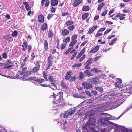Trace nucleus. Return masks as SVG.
<instances>
[{"label":"nucleus","mask_w":132,"mask_h":132,"mask_svg":"<svg viewBox=\"0 0 132 132\" xmlns=\"http://www.w3.org/2000/svg\"><path fill=\"white\" fill-rule=\"evenodd\" d=\"M99 122L100 121L103 126L105 125L107 126L108 127L110 125H112L116 126L114 132H132V129L129 128L127 129L123 127L119 126L118 125L114 123L107 120V118L103 117L101 119H98Z\"/></svg>","instance_id":"f257e3e1"},{"label":"nucleus","mask_w":132,"mask_h":132,"mask_svg":"<svg viewBox=\"0 0 132 132\" xmlns=\"http://www.w3.org/2000/svg\"><path fill=\"white\" fill-rule=\"evenodd\" d=\"M96 124V120L94 119H89L84 127L87 130H89L90 129L92 130L94 132H98L94 130ZM109 130V128L106 127L102 129L101 131V132H108Z\"/></svg>","instance_id":"f03ea898"},{"label":"nucleus","mask_w":132,"mask_h":132,"mask_svg":"<svg viewBox=\"0 0 132 132\" xmlns=\"http://www.w3.org/2000/svg\"><path fill=\"white\" fill-rule=\"evenodd\" d=\"M22 74L21 75H18L16 76H15V79H18L21 78L23 76V80H27L28 78L27 77L30 74V73L28 71H25L22 72Z\"/></svg>","instance_id":"7ed1b4c3"},{"label":"nucleus","mask_w":132,"mask_h":132,"mask_svg":"<svg viewBox=\"0 0 132 132\" xmlns=\"http://www.w3.org/2000/svg\"><path fill=\"white\" fill-rule=\"evenodd\" d=\"M62 94V92H60L57 94V95L55 96V95L53 93V97L54 98L56 97L57 98H58V100L56 101L55 100V99H54L53 101V103L54 104H57L60 102Z\"/></svg>","instance_id":"20e7f679"},{"label":"nucleus","mask_w":132,"mask_h":132,"mask_svg":"<svg viewBox=\"0 0 132 132\" xmlns=\"http://www.w3.org/2000/svg\"><path fill=\"white\" fill-rule=\"evenodd\" d=\"M122 96L120 95L118 99L117 98L115 99V103L118 104L117 107L118 106L125 101V100L124 99H122Z\"/></svg>","instance_id":"39448f33"},{"label":"nucleus","mask_w":132,"mask_h":132,"mask_svg":"<svg viewBox=\"0 0 132 132\" xmlns=\"http://www.w3.org/2000/svg\"><path fill=\"white\" fill-rule=\"evenodd\" d=\"M92 82H84L82 84V86L84 87L86 89H89L92 87Z\"/></svg>","instance_id":"423d86ee"},{"label":"nucleus","mask_w":132,"mask_h":132,"mask_svg":"<svg viewBox=\"0 0 132 132\" xmlns=\"http://www.w3.org/2000/svg\"><path fill=\"white\" fill-rule=\"evenodd\" d=\"M48 81L51 82V84H52L54 88L56 89V84L55 82V81L54 80L53 77L52 76H50L48 77Z\"/></svg>","instance_id":"0eeeda50"},{"label":"nucleus","mask_w":132,"mask_h":132,"mask_svg":"<svg viewBox=\"0 0 132 132\" xmlns=\"http://www.w3.org/2000/svg\"><path fill=\"white\" fill-rule=\"evenodd\" d=\"M52 55H50L47 59V64L48 66L47 68V69H49L51 67L52 65Z\"/></svg>","instance_id":"6e6552de"},{"label":"nucleus","mask_w":132,"mask_h":132,"mask_svg":"<svg viewBox=\"0 0 132 132\" xmlns=\"http://www.w3.org/2000/svg\"><path fill=\"white\" fill-rule=\"evenodd\" d=\"M29 79L30 80H32L35 81H36L38 82L42 83L43 81H44V80L43 79H38L36 78L35 77H32L30 78Z\"/></svg>","instance_id":"1a4fd4ad"},{"label":"nucleus","mask_w":132,"mask_h":132,"mask_svg":"<svg viewBox=\"0 0 132 132\" xmlns=\"http://www.w3.org/2000/svg\"><path fill=\"white\" fill-rule=\"evenodd\" d=\"M116 81L115 84V86L119 88L120 87L119 86L122 83V80L121 79L117 78L116 80Z\"/></svg>","instance_id":"9d476101"},{"label":"nucleus","mask_w":132,"mask_h":132,"mask_svg":"<svg viewBox=\"0 0 132 132\" xmlns=\"http://www.w3.org/2000/svg\"><path fill=\"white\" fill-rule=\"evenodd\" d=\"M4 39L8 42H11L13 40V38L10 35H5L4 37Z\"/></svg>","instance_id":"9b49d317"},{"label":"nucleus","mask_w":132,"mask_h":132,"mask_svg":"<svg viewBox=\"0 0 132 132\" xmlns=\"http://www.w3.org/2000/svg\"><path fill=\"white\" fill-rule=\"evenodd\" d=\"M93 81L91 82L92 83H93L94 84H98L100 82V81L98 78L94 77L92 79Z\"/></svg>","instance_id":"f8f14e48"},{"label":"nucleus","mask_w":132,"mask_h":132,"mask_svg":"<svg viewBox=\"0 0 132 132\" xmlns=\"http://www.w3.org/2000/svg\"><path fill=\"white\" fill-rule=\"evenodd\" d=\"M90 71L88 70H87L85 71L84 73L86 76L90 77L93 75V74Z\"/></svg>","instance_id":"ddd939ff"},{"label":"nucleus","mask_w":132,"mask_h":132,"mask_svg":"<svg viewBox=\"0 0 132 132\" xmlns=\"http://www.w3.org/2000/svg\"><path fill=\"white\" fill-rule=\"evenodd\" d=\"M99 48V46L98 45H97L94 48L93 50L90 51L89 52L92 53H95L98 50Z\"/></svg>","instance_id":"4468645a"},{"label":"nucleus","mask_w":132,"mask_h":132,"mask_svg":"<svg viewBox=\"0 0 132 132\" xmlns=\"http://www.w3.org/2000/svg\"><path fill=\"white\" fill-rule=\"evenodd\" d=\"M72 75V72L70 71H68L66 75L65 76V79L66 80H68L71 77V76Z\"/></svg>","instance_id":"2eb2a0df"},{"label":"nucleus","mask_w":132,"mask_h":132,"mask_svg":"<svg viewBox=\"0 0 132 132\" xmlns=\"http://www.w3.org/2000/svg\"><path fill=\"white\" fill-rule=\"evenodd\" d=\"M38 19L39 22L43 23L44 22V17L43 15H38Z\"/></svg>","instance_id":"dca6fc26"},{"label":"nucleus","mask_w":132,"mask_h":132,"mask_svg":"<svg viewBox=\"0 0 132 132\" xmlns=\"http://www.w3.org/2000/svg\"><path fill=\"white\" fill-rule=\"evenodd\" d=\"M82 1V0H75L73 3V6L75 7L77 6Z\"/></svg>","instance_id":"f3484780"},{"label":"nucleus","mask_w":132,"mask_h":132,"mask_svg":"<svg viewBox=\"0 0 132 132\" xmlns=\"http://www.w3.org/2000/svg\"><path fill=\"white\" fill-rule=\"evenodd\" d=\"M97 27V26H93L88 31V33L89 34H91L96 29Z\"/></svg>","instance_id":"a211bd4d"},{"label":"nucleus","mask_w":132,"mask_h":132,"mask_svg":"<svg viewBox=\"0 0 132 132\" xmlns=\"http://www.w3.org/2000/svg\"><path fill=\"white\" fill-rule=\"evenodd\" d=\"M44 46L45 51H47L48 48V45L47 42L46 40H45L44 41Z\"/></svg>","instance_id":"6ab92c4d"},{"label":"nucleus","mask_w":132,"mask_h":132,"mask_svg":"<svg viewBox=\"0 0 132 132\" xmlns=\"http://www.w3.org/2000/svg\"><path fill=\"white\" fill-rule=\"evenodd\" d=\"M69 33V31L66 29L63 30L62 31V34L63 36L67 35Z\"/></svg>","instance_id":"aec40b11"},{"label":"nucleus","mask_w":132,"mask_h":132,"mask_svg":"<svg viewBox=\"0 0 132 132\" xmlns=\"http://www.w3.org/2000/svg\"><path fill=\"white\" fill-rule=\"evenodd\" d=\"M58 3L57 0H52L51 1V4L52 6H54L57 5Z\"/></svg>","instance_id":"412c9836"},{"label":"nucleus","mask_w":132,"mask_h":132,"mask_svg":"<svg viewBox=\"0 0 132 132\" xmlns=\"http://www.w3.org/2000/svg\"><path fill=\"white\" fill-rule=\"evenodd\" d=\"M95 89L96 90H97L99 92H100V93H102L103 92V89L101 87H95Z\"/></svg>","instance_id":"4be33fe9"},{"label":"nucleus","mask_w":132,"mask_h":132,"mask_svg":"<svg viewBox=\"0 0 132 132\" xmlns=\"http://www.w3.org/2000/svg\"><path fill=\"white\" fill-rule=\"evenodd\" d=\"M61 85L62 87L65 89H68V87L67 85L63 82V80H62L61 82Z\"/></svg>","instance_id":"5701e85b"},{"label":"nucleus","mask_w":132,"mask_h":132,"mask_svg":"<svg viewBox=\"0 0 132 132\" xmlns=\"http://www.w3.org/2000/svg\"><path fill=\"white\" fill-rule=\"evenodd\" d=\"M73 22L72 21L70 20L68 21L65 23V25L68 26L70 25H71L73 24Z\"/></svg>","instance_id":"b1692460"},{"label":"nucleus","mask_w":132,"mask_h":132,"mask_svg":"<svg viewBox=\"0 0 132 132\" xmlns=\"http://www.w3.org/2000/svg\"><path fill=\"white\" fill-rule=\"evenodd\" d=\"M47 27V24L46 23H44L42 26L41 30H45L46 29Z\"/></svg>","instance_id":"393cba45"},{"label":"nucleus","mask_w":132,"mask_h":132,"mask_svg":"<svg viewBox=\"0 0 132 132\" xmlns=\"http://www.w3.org/2000/svg\"><path fill=\"white\" fill-rule=\"evenodd\" d=\"M75 110V109L74 108L72 110H71L70 111H68L67 112L69 114V115L70 116L73 114Z\"/></svg>","instance_id":"a878e982"},{"label":"nucleus","mask_w":132,"mask_h":132,"mask_svg":"<svg viewBox=\"0 0 132 132\" xmlns=\"http://www.w3.org/2000/svg\"><path fill=\"white\" fill-rule=\"evenodd\" d=\"M77 40H72L69 46L70 47H71L73 46V45H74L76 43H77Z\"/></svg>","instance_id":"bb28decb"},{"label":"nucleus","mask_w":132,"mask_h":132,"mask_svg":"<svg viewBox=\"0 0 132 132\" xmlns=\"http://www.w3.org/2000/svg\"><path fill=\"white\" fill-rule=\"evenodd\" d=\"M69 116L67 112H66V113H65L64 114H61L60 115V116L62 118H67L68 116Z\"/></svg>","instance_id":"cd10ccee"},{"label":"nucleus","mask_w":132,"mask_h":132,"mask_svg":"<svg viewBox=\"0 0 132 132\" xmlns=\"http://www.w3.org/2000/svg\"><path fill=\"white\" fill-rule=\"evenodd\" d=\"M73 96L76 98H82L83 97H84L83 96H80L78 94H73Z\"/></svg>","instance_id":"c85d7f7f"},{"label":"nucleus","mask_w":132,"mask_h":132,"mask_svg":"<svg viewBox=\"0 0 132 132\" xmlns=\"http://www.w3.org/2000/svg\"><path fill=\"white\" fill-rule=\"evenodd\" d=\"M53 35V33L51 30H50L49 31L48 34V37L49 38L52 37Z\"/></svg>","instance_id":"c756f323"},{"label":"nucleus","mask_w":132,"mask_h":132,"mask_svg":"<svg viewBox=\"0 0 132 132\" xmlns=\"http://www.w3.org/2000/svg\"><path fill=\"white\" fill-rule=\"evenodd\" d=\"M88 15L89 14L88 13H84L82 15V19L83 20L86 19L88 17Z\"/></svg>","instance_id":"7c9ffc66"},{"label":"nucleus","mask_w":132,"mask_h":132,"mask_svg":"<svg viewBox=\"0 0 132 132\" xmlns=\"http://www.w3.org/2000/svg\"><path fill=\"white\" fill-rule=\"evenodd\" d=\"M82 63H81L74 64L73 65H72V67L73 68H75V67H79L82 65Z\"/></svg>","instance_id":"2f4dec72"},{"label":"nucleus","mask_w":132,"mask_h":132,"mask_svg":"<svg viewBox=\"0 0 132 132\" xmlns=\"http://www.w3.org/2000/svg\"><path fill=\"white\" fill-rule=\"evenodd\" d=\"M90 71L94 73L97 72H100V70H98V69L96 68H94V69H92L90 70Z\"/></svg>","instance_id":"473e14b6"},{"label":"nucleus","mask_w":132,"mask_h":132,"mask_svg":"<svg viewBox=\"0 0 132 132\" xmlns=\"http://www.w3.org/2000/svg\"><path fill=\"white\" fill-rule=\"evenodd\" d=\"M105 5V4L104 3H101L98 6L97 8V10L98 11L101 10L103 6Z\"/></svg>","instance_id":"72a5a7b5"},{"label":"nucleus","mask_w":132,"mask_h":132,"mask_svg":"<svg viewBox=\"0 0 132 132\" xmlns=\"http://www.w3.org/2000/svg\"><path fill=\"white\" fill-rule=\"evenodd\" d=\"M47 72L46 71H44L43 73V76L44 78L46 80V81H48V79L47 78Z\"/></svg>","instance_id":"f704fd0d"},{"label":"nucleus","mask_w":132,"mask_h":132,"mask_svg":"<svg viewBox=\"0 0 132 132\" xmlns=\"http://www.w3.org/2000/svg\"><path fill=\"white\" fill-rule=\"evenodd\" d=\"M89 9V7L87 6H83L82 10L83 11H88Z\"/></svg>","instance_id":"c9c22d12"},{"label":"nucleus","mask_w":132,"mask_h":132,"mask_svg":"<svg viewBox=\"0 0 132 132\" xmlns=\"http://www.w3.org/2000/svg\"><path fill=\"white\" fill-rule=\"evenodd\" d=\"M127 90H132V87L130 85V84H128L126 87Z\"/></svg>","instance_id":"e433bc0d"},{"label":"nucleus","mask_w":132,"mask_h":132,"mask_svg":"<svg viewBox=\"0 0 132 132\" xmlns=\"http://www.w3.org/2000/svg\"><path fill=\"white\" fill-rule=\"evenodd\" d=\"M84 77V75L82 72H80L79 73V78L81 79L83 78Z\"/></svg>","instance_id":"4c0bfd02"},{"label":"nucleus","mask_w":132,"mask_h":132,"mask_svg":"<svg viewBox=\"0 0 132 132\" xmlns=\"http://www.w3.org/2000/svg\"><path fill=\"white\" fill-rule=\"evenodd\" d=\"M70 37H67L63 40V42L65 43H67L69 42L70 40Z\"/></svg>","instance_id":"58836bf2"},{"label":"nucleus","mask_w":132,"mask_h":132,"mask_svg":"<svg viewBox=\"0 0 132 132\" xmlns=\"http://www.w3.org/2000/svg\"><path fill=\"white\" fill-rule=\"evenodd\" d=\"M40 61H38L37 62H36L35 64V67H37V68H38L39 69L40 68Z\"/></svg>","instance_id":"ea45409f"},{"label":"nucleus","mask_w":132,"mask_h":132,"mask_svg":"<svg viewBox=\"0 0 132 132\" xmlns=\"http://www.w3.org/2000/svg\"><path fill=\"white\" fill-rule=\"evenodd\" d=\"M18 34V32L16 30H14L12 32V35L13 37H15Z\"/></svg>","instance_id":"a19ab883"},{"label":"nucleus","mask_w":132,"mask_h":132,"mask_svg":"<svg viewBox=\"0 0 132 132\" xmlns=\"http://www.w3.org/2000/svg\"><path fill=\"white\" fill-rule=\"evenodd\" d=\"M85 65V67L86 69H90V65L86 62L84 64Z\"/></svg>","instance_id":"79ce46f5"},{"label":"nucleus","mask_w":132,"mask_h":132,"mask_svg":"<svg viewBox=\"0 0 132 132\" xmlns=\"http://www.w3.org/2000/svg\"><path fill=\"white\" fill-rule=\"evenodd\" d=\"M39 69L37 68V67H35L34 68L32 69V71L34 72H37Z\"/></svg>","instance_id":"37998d69"},{"label":"nucleus","mask_w":132,"mask_h":132,"mask_svg":"<svg viewBox=\"0 0 132 132\" xmlns=\"http://www.w3.org/2000/svg\"><path fill=\"white\" fill-rule=\"evenodd\" d=\"M77 51H75L74 53L73 54H72V55L71 57V60H72L76 56V54H77Z\"/></svg>","instance_id":"c03bdc74"},{"label":"nucleus","mask_w":132,"mask_h":132,"mask_svg":"<svg viewBox=\"0 0 132 132\" xmlns=\"http://www.w3.org/2000/svg\"><path fill=\"white\" fill-rule=\"evenodd\" d=\"M75 27L73 25H72L68 28V29L70 30H73L75 28Z\"/></svg>","instance_id":"a18cd8bd"},{"label":"nucleus","mask_w":132,"mask_h":132,"mask_svg":"<svg viewBox=\"0 0 132 132\" xmlns=\"http://www.w3.org/2000/svg\"><path fill=\"white\" fill-rule=\"evenodd\" d=\"M86 57V55L85 54L83 55L82 57H81L79 60V62H80L82 61Z\"/></svg>","instance_id":"49530a36"},{"label":"nucleus","mask_w":132,"mask_h":132,"mask_svg":"<svg viewBox=\"0 0 132 132\" xmlns=\"http://www.w3.org/2000/svg\"><path fill=\"white\" fill-rule=\"evenodd\" d=\"M125 15V14H118L116 15L115 17L116 18L124 16Z\"/></svg>","instance_id":"de8ad7c7"},{"label":"nucleus","mask_w":132,"mask_h":132,"mask_svg":"<svg viewBox=\"0 0 132 132\" xmlns=\"http://www.w3.org/2000/svg\"><path fill=\"white\" fill-rule=\"evenodd\" d=\"M93 59H89L86 62L87 63H88L90 65L92 63V61H93Z\"/></svg>","instance_id":"09e8293b"},{"label":"nucleus","mask_w":132,"mask_h":132,"mask_svg":"<svg viewBox=\"0 0 132 132\" xmlns=\"http://www.w3.org/2000/svg\"><path fill=\"white\" fill-rule=\"evenodd\" d=\"M77 36L76 35H75L72 37L71 40H75V39H77Z\"/></svg>","instance_id":"8fccbe9b"},{"label":"nucleus","mask_w":132,"mask_h":132,"mask_svg":"<svg viewBox=\"0 0 132 132\" xmlns=\"http://www.w3.org/2000/svg\"><path fill=\"white\" fill-rule=\"evenodd\" d=\"M40 85L41 86L43 87H50L52 89H53L54 90L53 88H51L50 86V85H47L46 84H40Z\"/></svg>","instance_id":"3c124183"},{"label":"nucleus","mask_w":132,"mask_h":132,"mask_svg":"<svg viewBox=\"0 0 132 132\" xmlns=\"http://www.w3.org/2000/svg\"><path fill=\"white\" fill-rule=\"evenodd\" d=\"M86 48L84 47L82 49L81 51V52L80 53L82 55L85 52L86 50Z\"/></svg>","instance_id":"603ef678"},{"label":"nucleus","mask_w":132,"mask_h":132,"mask_svg":"<svg viewBox=\"0 0 132 132\" xmlns=\"http://www.w3.org/2000/svg\"><path fill=\"white\" fill-rule=\"evenodd\" d=\"M53 14H49L47 16V19L48 20H50L53 16Z\"/></svg>","instance_id":"864d4df0"},{"label":"nucleus","mask_w":132,"mask_h":132,"mask_svg":"<svg viewBox=\"0 0 132 132\" xmlns=\"http://www.w3.org/2000/svg\"><path fill=\"white\" fill-rule=\"evenodd\" d=\"M2 56L4 59H6L7 57V55L6 53H5L3 54Z\"/></svg>","instance_id":"5fc2aeb1"},{"label":"nucleus","mask_w":132,"mask_h":132,"mask_svg":"<svg viewBox=\"0 0 132 132\" xmlns=\"http://www.w3.org/2000/svg\"><path fill=\"white\" fill-rule=\"evenodd\" d=\"M106 29L105 28H103L101 29H100V30H99L97 31V33H99L100 32H101L104 31V30Z\"/></svg>","instance_id":"6e6d98bb"},{"label":"nucleus","mask_w":132,"mask_h":132,"mask_svg":"<svg viewBox=\"0 0 132 132\" xmlns=\"http://www.w3.org/2000/svg\"><path fill=\"white\" fill-rule=\"evenodd\" d=\"M50 4V1L49 0H47L46 1V3L45 4V6L46 7H47Z\"/></svg>","instance_id":"4d7b16f0"},{"label":"nucleus","mask_w":132,"mask_h":132,"mask_svg":"<svg viewBox=\"0 0 132 132\" xmlns=\"http://www.w3.org/2000/svg\"><path fill=\"white\" fill-rule=\"evenodd\" d=\"M51 10L52 12H54L55 11V9L53 7H52L51 8Z\"/></svg>","instance_id":"13d9d810"},{"label":"nucleus","mask_w":132,"mask_h":132,"mask_svg":"<svg viewBox=\"0 0 132 132\" xmlns=\"http://www.w3.org/2000/svg\"><path fill=\"white\" fill-rule=\"evenodd\" d=\"M23 45H24V46H26L27 45V42H26V40H25L23 39Z\"/></svg>","instance_id":"bf43d9fd"},{"label":"nucleus","mask_w":132,"mask_h":132,"mask_svg":"<svg viewBox=\"0 0 132 132\" xmlns=\"http://www.w3.org/2000/svg\"><path fill=\"white\" fill-rule=\"evenodd\" d=\"M33 13V12L30 11L28 13L27 15L28 16H31V15H32Z\"/></svg>","instance_id":"052dcab7"},{"label":"nucleus","mask_w":132,"mask_h":132,"mask_svg":"<svg viewBox=\"0 0 132 132\" xmlns=\"http://www.w3.org/2000/svg\"><path fill=\"white\" fill-rule=\"evenodd\" d=\"M107 12V10H105V11L103 12V13L102 14V16H105Z\"/></svg>","instance_id":"680f3d73"},{"label":"nucleus","mask_w":132,"mask_h":132,"mask_svg":"<svg viewBox=\"0 0 132 132\" xmlns=\"http://www.w3.org/2000/svg\"><path fill=\"white\" fill-rule=\"evenodd\" d=\"M32 47L31 45H29L28 47V52H30L31 50Z\"/></svg>","instance_id":"e2e57ef3"},{"label":"nucleus","mask_w":132,"mask_h":132,"mask_svg":"<svg viewBox=\"0 0 132 132\" xmlns=\"http://www.w3.org/2000/svg\"><path fill=\"white\" fill-rule=\"evenodd\" d=\"M26 9L28 11L30 10H31L30 7L29 6V5H27L25 6Z\"/></svg>","instance_id":"0e129e2a"},{"label":"nucleus","mask_w":132,"mask_h":132,"mask_svg":"<svg viewBox=\"0 0 132 132\" xmlns=\"http://www.w3.org/2000/svg\"><path fill=\"white\" fill-rule=\"evenodd\" d=\"M92 92L95 95H96L97 94V93L96 91L95 90H92Z\"/></svg>","instance_id":"69168bd1"},{"label":"nucleus","mask_w":132,"mask_h":132,"mask_svg":"<svg viewBox=\"0 0 132 132\" xmlns=\"http://www.w3.org/2000/svg\"><path fill=\"white\" fill-rule=\"evenodd\" d=\"M102 35V34L101 33H97L96 34L95 37H97L100 36H101Z\"/></svg>","instance_id":"338daca9"},{"label":"nucleus","mask_w":132,"mask_h":132,"mask_svg":"<svg viewBox=\"0 0 132 132\" xmlns=\"http://www.w3.org/2000/svg\"><path fill=\"white\" fill-rule=\"evenodd\" d=\"M111 30V29H109L108 30H106L104 33V35L107 34Z\"/></svg>","instance_id":"774afa93"}]
</instances>
